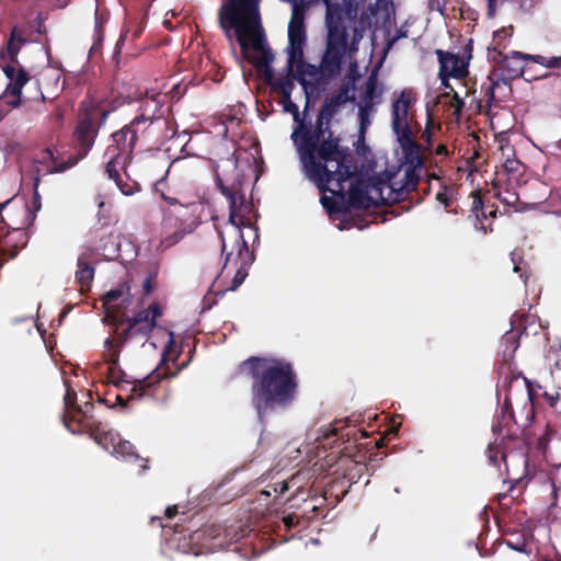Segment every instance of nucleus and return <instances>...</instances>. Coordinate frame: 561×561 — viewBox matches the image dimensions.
<instances>
[{"instance_id":"obj_34","label":"nucleus","mask_w":561,"mask_h":561,"mask_svg":"<svg viewBox=\"0 0 561 561\" xmlns=\"http://www.w3.org/2000/svg\"><path fill=\"white\" fill-rule=\"evenodd\" d=\"M382 94V90L378 89V77L375 71H373L367 80L365 85V92L363 95V104H370L371 107H374V100L380 99Z\"/></svg>"},{"instance_id":"obj_38","label":"nucleus","mask_w":561,"mask_h":561,"mask_svg":"<svg viewBox=\"0 0 561 561\" xmlns=\"http://www.w3.org/2000/svg\"><path fill=\"white\" fill-rule=\"evenodd\" d=\"M374 107L370 104H360L358 108L359 116V134L364 137L368 126L371 124L370 113Z\"/></svg>"},{"instance_id":"obj_2","label":"nucleus","mask_w":561,"mask_h":561,"mask_svg":"<svg viewBox=\"0 0 561 561\" xmlns=\"http://www.w3.org/2000/svg\"><path fill=\"white\" fill-rule=\"evenodd\" d=\"M238 374L251 379V404L261 421L289 408L297 397V374L285 359L250 356L238 365Z\"/></svg>"},{"instance_id":"obj_55","label":"nucleus","mask_w":561,"mask_h":561,"mask_svg":"<svg viewBox=\"0 0 561 561\" xmlns=\"http://www.w3.org/2000/svg\"><path fill=\"white\" fill-rule=\"evenodd\" d=\"M496 1L497 0H486L488 2V18H494L496 11Z\"/></svg>"},{"instance_id":"obj_6","label":"nucleus","mask_w":561,"mask_h":561,"mask_svg":"<svg viewBox=\"0 0 561 561\" xmlns=\"http://www.w3.org/2000/svg\"><path fill=\"white\" fill-rule=\"evenodd\" d=\"M162 316V308L159 304L153 302L148 308L135 312L133 316L126 313L108 312L105 316L107 324L114 328L115 347L123 348L129 341L142 339L147 341L157 327V320Z\"/></svg>"},{"instance_id":"obj_36","label":"nucleus","mask_w":561,"mask_h":561,"mask_svg":"<svg viewBox=\"0 0 561 561\" xmlns=\"http://www.w3.org/2000/svg\"><path fill=\"white\" fill-rule=\"evenodd\" d=\"M76 280L80 285L81 291L89 290L91 288L94 278V267L92 265H77Z\"/></svg>"},{"instance_id":"obj_10","label":"nucleus","mask_w":561,"mask_h":561,"mask_svg":"<svg viewBox=\"0 0 561 561\" xmlns=\"http://www.w3.org/2000/svg\"><path fill=\"white\" fill-rule=\"evenodd\" d=\"M108 114L110 111L101 107H91L82 114L73 131L76 156L70 157L59 167L55 164L49 171H65L85 158L94 145L100 126L106 121Z\"/></svg>"},{"instance_id":"obj_49","label":"nucleus","mask_w":561,"mask_h":561,"mask_svg":"<svg viewBox=\"0 0 561 561\" xmlns=\"http://www.w3.org/2000/svg\"><path fill=\"white\" fill-rule=\"evenodd\" d=\"M512 33H513L512 26L508 28L503 27L501 30H497L494 32V41L506 39L512 36ZM495 47L501 49L500 47L506 48V45H502L501 42H497Z\"/></svg>"},{"instance_id":"obj_4","label":"nucleus","mask_w":561,"mask_h":561,"mask_svg":"<svg viewBox=\"0 0 561 561\" xmlns=\"http://www.w3.org/2000/svg\"><path fill=\"white\" fill-rule=\"evenodd\" d=\"M397 140L402 150L400 170L402 178L391 174L388 183L379 190L382 205H392L405 201L410 194L416 191L423 172L425 171V159L422 154V146L414 140L412 134L402 133Z\"/></svg>"},{"instance_id":"obj_39","label":"nucleus","mask_w":561,"mask_h":561,"mask_svg":"<svg viewBox=\"0 0 561 561\" xmlns=\"http://www.w3.org/2000/svg\"><path fill=\"white\" fill-rule=\"evenodd\" d=\"M489 462L499 468L502 460L506 459V455L502 447L497 444H490L486 449Z\"/></svg>"},{"instance_id":"obj_61","label":"nucleus","mask_w":561,"mask_h":561,"mask_svg":"<svg viewBox=\"0 0 561 561\" xmlns=\"http://www.w3.org/2000/svg\"><path fill=\"white\" fill-rule=\"evenodd\" d=\"M422 138L428 144L431 145V141H432V133L431 130L428 129V127L425 128L424 133L422 134Z\"/></svg>"},{"instance_id":"obj_16","label":"nucleus","mask_w":561,"mask_h":561,"mask_svg":"<svg viewBox=\"0 0 561 561\" xmlns=\"http://www.w3.org/2000/svg\"><path fill=\"white\" fill-rule=\"evenodd\" d=\"M148 128L147 119L135 116L127 125L112 134L113 142L133 154L138 144L148 148Z\"/></svg>"},{"instance_id":"obj_20","label":"nucleus","mask_w":561,"mask_h":561,"mask_svg":"<svg viewBox=\"0 0 561 561\" xmlns=\"http://www.w3.org/2000/svg\"><path fill=\"white\" fill-rule=\"evenodd\" d=\"M228 529L220 525L211 524L202 529L194 531L193 540L201 541L202 548L208 551H217L228 549L230 541L228 540Z\"/></svg>"},{"instance_id":"obj_41","label":"nucleus","mask_w":561,"mask_h":561,"mask_svg":"<svg viewBox=\"0 0 561 561\" xmlns=\"http://www.w3.org/2000/svg\"><path fill=\"white\" fill-rule=\"evenodd\" d=\"M447 100H449L447 103L448 106L454 110V117L458 119L465 106L463 99H461L457 92H454Z\"/></svg>"},{"instance_id":"obj_40","label":"nucleus","mask_w":561,"mask_h":561,"mask_svg":"<svg viewBox=\"0 0 561 561\" xmlns=\"http://www.w3.org/2000/svg\"><path fill=\"white\" fill-rule=\"evenodd\" d=\"M533 62L539 64L546 68L559 69L561 68V56L545 57L541 55H531Z\"/></svg>"},{"instance_id":"obj_23","label":"nucleus","mask_w":561,"mask_h":561,"mask_svg":"<svg viewBox=\"0 0 561 561\" xmlns=\"http://www.w3.org/2000/svg\"><path fill=\"white\" fill-rule=\"evenodd\" d=\"M439 61V72L450 76L454 79H465L468 76L469 61L456 54L436 50Z\"/></svg>"},{"instance_id":"obj_45","label":"nucleus","mask_w":561,"mask_h":561,"mask_svg":"<svg viewBox=\"0 0 561 561\" xmlns=\"http://www.w3.org/2000/svg\"><path fill=\"white\" fill-rule=\"evenodd\" d=\"M438 77L440 79L442 85L446 89L445 92L439 94L438 99L439 101L445 102L456 91L449 82V78H451L450 76L438 72Z\"/></svg>"},{"instance_id":"obj_9","label":"nucleus","mask_w":561,"mask_h":561,"mask_svg":"<svg viewBox=\"0 0 561 561\" xmlns=\"http://www.w3.org/2000/svg\"><path fill=\"white\" fill-rule=\"evenodd\" d=\"M103 358L108 364L107 378L108 382L116 388L124 390L125 385H131L127 400H139L146 396L153 394V388L160 381V375L148 376L144 379L133 380L119 366L121 348L115 347L114 340L108 336L104 341Z\"/></svg>"},{"instance_id":"obj_33","label":"nucleus","mask_w":561,"mask_h":561,"mask_svg":"<svg viewBox=\"0 0 561 561\" xmlns=\"http://www.w3.org/2000/svg\"><path fill=\"white\" fill-rule=\"evenodd\" d=\"M113 233L103 234L96 250L101 252L105 260H114L119 255V244Z\"/></svg>"},{"instance_id":"obj_3","label":"nucleus","mask_w":561,"mask_h":561,"mask_svg":"<svg viewBox=\"0 0 561 561\" xmlns=\"http://www.w3.org/2000/svg\"><path fill=\"white\" fill-rule=\"evenodd\" d=\"M253 32L244 31L243 34L233 35L241 48L243 57L254 66L256 71L263 77L266 83L271 87L272 91L282 95L279 103L283 105L284 112L290 113L295 123L298 126L300 123H306L300 117L298 105L291 101V93L295 88V79H298L299 72H291L287 68L285 77L275 78L271 67L274 60L272 49L266 45V39L262 25H256ZM296 71H298L296 69Z\"/></svg>"},{"instance_id":"obj_48","label":"nucleus","mask_w":561,"mask_h":561,"mask_svg":"<svg viewBox=\"0 0 561 561\" xmlns=\"http://www.w3.org/2000/svg\"><path fill=\"white\" fill-rule=\"evenodd\" d=\"M291 478L289 481L283 480L279 482H275L272 484H268V488L273 489L274 497L277 499L279 495L284 494L286 491L289 490V482L293 480Z\"/></svg>"},{"instance_id":"obj_57","label":"nucleus","mask_w":561,"mask_h":561,"mask_svg":"<svg viewBox=\"0 0 561 561\" xmlns=\"http://www.w3.org/2000/svg\"><path fill=\"white\" fill-rule=\"evenodd\" d=\"M333 104L337 105L340 108L342 105L346 104L343 99L340 98L337 93L332 94L330 98H327Z\"/></svg>"},{"instance_id":"obj_50","label":"nucleus","mask_w":561,"mask_h":561,"mask_svg":"<svg viewBox=\"0 0 561 561\" xmlns=\"http://www.w3.org/2000/svg\"><path fill=\"white\" fill-rule=\"evenodd\" d=\"M284 527L286 530H290L293 527L298 526L299 524V516L296 514H289L287 516H284L282 519Z\"/></svg>"},{"instance_id":"obj_14","label":"nucleus","mask_w":561,"mask_h":561,"mask_svg":"<svg viewBox=\"0 0 561 561\" xmlns=\"http://www.w3.org/2000/svg\"><path fill=\"white\" fill-rule=\"evenodd\" d=\"M216 175V183L220 193L227 197L230 208L231 217L233 218V211L236 208V191H239L242 186V174L238 169V159L232 153L230 157L220 159V161L214 167Z\"/></svg>"},{"instance_id":"obj_24","label":"nucleus","mask_w":561,"mask_h":561,"mask_svg":"<svg viewBox=\"0 0 561 561\" xmlns=\"http://www.w3.org/2000/svg\"><path fill=\"white\" fill-rule=\"evenodd\" d=\"M139 107L138 114L136 116L151 121L159 117H162V106L165 102V95L159 92H149L146 91L144 94H140L138 98Z\"/></svg>"},{"instance_id":"obj_35","label":"nucleus","mask_w":561,"mask_h":561,"mask_svg":"<svg viewBox=\"0 0 561 561\" xmlns=\"http://www.w3.org/2000/svg\"><path fill=\"white\" fill-rule=\"evenodd\" d=\"M327 7L325 22L327 25L343 24L344 8L340 3L332 0H321Z\"/></svg>"},{"instance_id":"obj_8","label":"nucleus","mask_w":561,"mask_h":561,"mask_svg":"<svg viewBox=\"0 0 561 561\" xmlns=\"http://www.w3.org/2000/svg\"><path fill=\"white\" fill-rule=\"evenodd\" d=\"M218 23L230 43L236 34L253 32L261 24L259 0H228L219 8Z\"/></svg>"},{"instance_id":"obj_13","label":"nucleus","mask_w":561,"mask_h":561,"mask_svg":"<svg viewBox=\"0 0 561 561\" xmlns=\"http://www.w3.org/2000/svg\"><path fill=\"white\" fill-rule=\"evenodd\" d=\"M76 431H85L87 434L102 448L108 450L113 448V453L117 456H133L134 445L128 440L121 439L107 423L96 420L94 416H87L81 420L80 428Z\"/></svg>"},{"instance_id":"obj_60","label":"nucleus","mask_w":561,"mask_h":561,"mask_svg":"<svg viewBox=\"0 0 561 561\" xmlns=\"http://www.w3.org/2000/svg\"><path fill=\"white\" fill-rule=\"evenodd\" d=\"M184 160L183 159H175L169 167V169L167 170L165 172V176H168L170 173H171V170L173 168H176L179 167Z\"/></svg>"},{"instance_id":"obj_64","label":"nucleus","mask_w":561,"mask_h":561,"mask_svg":"<svg viewBox=\"0 0 561 561\" xmlns=\"http://www.w3.org/2000/svg\"><path fill=\"white\" fill-rule=\"evenodd\" d=\"M261 493L265 496H271L272 494H274L273 489L268 488V485H266V488L262 490Z\"/></svg>"},{"instance_id":"obj_56","label":"nucleus","mask_w":561,"mask_h":561,"mask_svg":"<svg viewBox=\"0 0 561 561\" xmlns=\"http://www.w3.org/2000/svg\"><path fill=\"white\" fill-rule=\"evenodd\" d=\"M144 290L146 294H150L153 289V285H152V275H149L148 277H146V279L144 280Z\"/></svg>"},{"instance_id":"obj_15","label":"nucleus","mask_w":561,"mask_h":561,"mask_svg":"<svg viewBox=\"0 0 561 561\" xmlns=\"http://www.w3.org/2000/svg\"><path fill=\"white\" fill-rule=\"evenodd\" d=\"M105 156L108 157V161L105 165V172L107 176L116 183L117 187L124 195H133L135 192L139 190V185L136 182H124L121 176V171H125L126 167L131 161V153L125 152L123 147H117L116 144L113 142L112 146H108Z\"/></svg>"},{"instance_id":"obj_37","label":"nucleus","mask_w":561,"mask_h":561,"mask_svg":"<svg viewBox=\"0 0 561 561\" xmlns=\"http://www.w3.org/2000/svg\"><path fill=\"white\" fill-rule=\"evenodd\" d=\"M11 233L7 230V225L4 220L0 219V239L2 237L5 238L4 245L2 247L1 251L4 256H8L9 259H14L18 255L19 247L16 244L13 245L12 249H8L10 247V238Z\"/></svg>"},{"instance_id":"obj_47","label":"nucleus","mask_w":561,"mask_h":561,"mask_svg":"<svg viewBox=\"0 0 561 561\" xmlns=\"http://www.w3.org/2000/svg\"><path fill=\"white\" fill-rule=\"evenodd\" d=\"M165 185V182L164 180H160L158 181L156 184H154V188H156V192L160 193V196L163 201H165L169 205L171 206H174V205H183L179 199L174 198V197H171L169 195H167L164 192H163V186Z\"/></svg>"},{"instance_id":"obj_44","label":"nucleus","mask_w":561,"mask_h":561,"mask_svg":"<svg viewBox=\"0 0 561 561\" xmlns=\"http://www.w3.org/2000/svg\"><path fill=\"white\" fill-rule=\"evenodd\" d=\"M123 291L121 289H112L107 291L103 297V305L106 307V314L111 311V308L115 306V302L122 297Z\"/></svg>"},{"instance_id":"obj_12","label":"nucleus","mask_w":561,"mask_h":561,"mask_svg":"<svg viewBox=\"0 0 561 561\" xmlns=\"http://www.w3.org/2000/svg\"><path fill=\"white\" fill-rule=\"evenodd\" d=\"M530 54L513 50L504 55L497 47L489 48L488 58L493 62V77L497 76L506 88L503 98H508L512 92V81L524 75L526 62L531 61Z\"/></svg>"},{"instance_id":"obj_59","label":"nucleus","mask_w":561,"mask_h":561,"mask_svg":"<svg viewBox=\"0 0 561 561\" xmlns=\"http://www.w3.org/2000/svg\"><path fill=\"white\" fill-rule=\"evenodd\" d=\"M176 514H178V507L175 505L167 507L165 516L168 518H173Z\"/></svg>"},{"instance_id":"obj_25","label":"nucleus","mask_w":561,"mask_h":561,"mask_svg":"<svg viewBox=\"0 0 561 561\" xmlns=\"http://www.w3.org/2000/svg\"><path fill=\"white\" fill-rule=\"evenodd\" d=\"M25 43L24 32L18 26H14L11 30L5 46L0 49V58L2 60H9L8 65H20L19 54Z\"/></svg>"},{"instance_id":"obj_27","label":"nucleus","mask_w":561,"mask_h":561,"mask_svg":"<svg viewBox=\"0 0 561 561\" xmlns=\"http://www.w3.org/2000/svg\"><path fill=\"white\" fill-rule=\"evenodd\" d=\"M346 50L347 49L327 45L321 60V69L324 75L334 77L340 73Z\"/></svg>"},{"instance_id":"obj_17","label":"nucleus","mask_w":561,"mask_h":561,"mask_svg":"<svg viewBox=\"0 0 561 561\" xmlns=\"http://www.w3.org/2000/svg\"><path fill=\"white\" fill-rule=\"evenodd\" d=\"M66 393L64 396V408L65 412L62 414V423L72 433V434H87L85 431H76L80 428V422L87 416H93L89 413V410L93 408L92 404L87 403L85 409L77 403V392L70 386L69 381H65Z\"/></svg>"},{"instance_id":"obj_26","label":"nucleus","mask_w":561,"mask_h":561,"mask_svg":"<svg viewBox=\"0 0 561 561\" xmlns=\"http://www.w3.org/2000/svg\"><path fill=\"white\" fill-rule=\"evenodd\" d=\"M348 207L357 210H368L373 206H377L378 204L373 201L369 196L367 186H365L362 182L356 181L352 183L348 191Z\"/></svg>"},{"instance_id":"obj_58","label":"nucleus","mask_w":561,"mask_h":561,"mask_svg":"<svg viewBox=\"0 0 561 561\" xmlns=\"http://www.w3.org/2000/svg\"><path fill=\"white\" fill-rule=\"evenodd\" d=\"M435 154L436 156H442V157H446L448 154V150H447V147L443 144L438 145L436 148H435Z\"/></svg>"},{"instance_id":"obj_18","label":"nucleus","mask_w":561,"mask_h":561,"mask_svg":"<svg viewBox=\"0 0 561 561\" xmlns=\"http://www.w3.org/2000/svg\"><path fill=\"white\" fill-rule=\"evenodd\" d=\"M2 71L9 80L2 94L8 98L9 105L19 107L24 102L23 87L31 80V77L21 65H4Z\"/></svg>"},{"instance_id":"obj_22","label":"nucleus","mask_w":561,"mask_h":561,"mask_svg":"<svg viewBox=\"0 0 561 561\" xmlns=\"http://www.w3.org/2000/svg\"><path fill=\"white\" fill-rule=\"evenodd\" d=\"M148 148L160 147L176 135L175 124L164 116L148 121Z\"/></svg>"},{"instance_id":"obj_31","label":"nucleus","mask_w":561,"mask_h":561,"mask_svg":"<svg viewBox=\"0 0 561 561\" xmlns=\"http://www.w3.org/2000/svg\"><path fill=\"white\" fill-rule=\"evenodd\" d=\"M533 535L530 531H523L520 534L513 533L505 538V543L513 550L526 554L531 553L530 540Z\"/></svg>"},{"instance_id":"obj_32","label":"nucleus","mask_w":561,"mask_h":561,"mask_svg":"<svg viewBox=\"0 0 561 561\" xmlns=\"http://www.w3.org/2000/svg\"><path fill=\"white\" fill-rule=\"evenodd\" d=\"M327 45L347 49L348 34L344 24L328 25Z\"/></svg>"},{"instance_id":"obj_7","label":"nucleus","mask_w":561,"mask_h":561,"mask_svg":"<svg viewBox=\"0 0 561 561\" xmlns=\"http://www.w3.org/2000/svg\"><path fill=\"white\" fill-rule=\"evenodd\" d=\"M497 388L505 393L502 405L503 420L508 419L513 423L519 424L513 407V402L519 393L525 410V421L522 426H527L535 416L533 389L529 380L522 373L515 371L510 363H501L497 368Z\"/></svg>"},{"instance_id":"obj_43","label":"nucleus","mask_w":561,"mask_h":561,"mask_svg":"<svg viewBox=\"0 0 561 561\" xmlns=\"http://www.w3.org/2000/svg\"><path fill=\"white\" fill-rule=\"evenodd\" d=\"M496 197L500 202L507 206H515L519 201L518 194L513 191H510L508 188L504 191H499L496 193Z\"/></svg>"},{"instance_id":"obj_11","label":"nucleus","mask_w":561,"mask_h":561,"mask_svg":"<svg viewBox=\"0 0 561 561\" xmlns=\"http://www.w3.org/2000/svg\"><path fill=\"white\" fill-rule=\"evenodd\" d=\"M306 27H305V7L295 3L293 7L291 18L288 24V59L287 67L291 72L293 67H297L299 72V82L306 84V67H310L304 61V46L306 44Z\"/></svg>"},{"instance_id":"obj_51","label":"nucleus","mask_w":561,"mask_h":561,"mask_svg":"<svg viewBox=\"0 0 561 561\" xmlns=\"http://www.w3.org/2000/svg\"><path fill=\"white\" fill-rule=\"evenodd\" d=\"M336 93L345 103L352 102L355 99L354 95L351 94V87L348 84H342Z\"/></svg>"},{"instance_id":"obj_29","label":"nucleus","mask_w":561,"mask_h":561,"mask_svg":"<svg viewBox=\"0 0 561 561\" xmlns=\"http://www.w3.org/2000/svg\"><path fill=\"white\" fill-rule=\"evenodd\" d=\"M488 80L490 84L484 89V101L488 106H491L493 102H502L507 98H503L504 93H506V88L503 85L502 80L497 76L493 77V72L490 71L488 76Z\"/></svg>"},{"instance_id":"obj_28","label":"nucleus","mask_w":561,"mask_h":561,"mask_svg":"<svg viewBox=\"0 0 561 561\" xmlns=\"http://www.w3.org/2000/svg\"><path fill=\"white\" fill-rule=\"evenodd\" d=\"M472 204H471V214L469 218L472 220V225L476 229L482 230L484 233L488 231H492V228L485 225V220L488 219L486 206L483 203L482 196L479 192H472Z\"/></svg>"},{"instance_id":"obj_1","label":"nucleus","mask_w":561,"mask_h":561,"mask_svg":"<svg viewBox=\"0 0 561 561\" xmlns=\"http://www.w3.org/2000/svg\"><path fill=\"white\" fill-rule=\"evenodd\" d=\"M340 107L325 99L312 127L300 123L291 134L304 172L321 193L331 192L344 198V183L356 175L348 149L331 130V122Z\"/></svg>"},{"instance_id":"obj_42","label":"nucleus","mask_w":561,"mask_h":561,"mask_svg":"<svg viewBox=\"0 0 561 561\" xmlns=\"http://www.w3.org/2000/svg\"><path fill=\"white\" fill-rule=\"evenodd\" d=\"M321 204L329 214L343 213L346 209L344 203H337L325 195L321 196Z\"/></svg>"},{"instance_id":"obj_5","label":"nucleus","mask_w":561,"mask_h":561,"mask_svg":"<svg viewBox=\"0 0 561 561\" xmlns=\"http://www.w3.org/2000/svg\"><path fill=\"white\" fill-rule=\"evenodd\" d=\"M236 196L237 198L233 218L231 217V208L229 207V222L234 227V242L230 251H228L227 242L222 233H220L221 253L225 256V263L222 268H227L229 264H233L237 267L231 285L229 287L230 290H237L242 285V283L249 275L250 266L253 264L255 260V255L253 251H250L248 243L244 240L241 231V227L245 225V219L242 213L243 210H247L249 206L245 203V196L241 192V188L239 191H236Z\"/></svg>"},{"instance_id":"obj_53","label":"nucleus","mask_w":561,"mask_h":561,"mask_svg":"<svg viewBox=\"0 0 561 561\" xmlns=\"http://www.w3.org/2000/svg\"><path fill=\"white\" fill-rule=\"evenodd\" d=\"M436 199L443 204L445 207H449L450 205V197L446 190H443L436 194Z\"/></svg>"},{"instance_id":"obj_62","label":"nucleus","mask_w":561,"mask_h":561,"mask_svg":"<svg viewBox=\"0 0 561 561\" xmlns=\"http://www.w3.org/2000/svg\"><path fill=\"white\" fill-rule=\"evenodd\" d=\"M496 211L497 210L493 206H491L490 208L486 207L488 218L489 217L495 218L496 217Z\"/></svg>"},{"instance_id":"obj_19","label":"nucleus","mask_w":561,"mask_h":561,"mask_svg":"<svg viewBox=\"0 0 561 561\" xmlns=\"http://www.w3.org/2000/svg\"><path fill=\"white\" fill-rule=\"evenodd\" d=\"M415 101L413 91L404 89L399 98L392 102L391 127L397 137L402 136V133L412 134L408 117L409 108Z\"/></svg>"},{"instance_id":"obj_30","label":"nucleus","mask_w":561,"mask_h":561,"mask_svg":"<svg viewBox=\"0 0 561 561\" xmlns=\"http://www.w3.org/2000/svg\"><path fill=\"white\" fill-rule=\"evenodd\" d=\"M520 333L518 330L507 331L501 339V346H503V363H510L513 366L512 359L516 350L519 346Z\"/></svg>"},{"instance_id":"obj_54","label":"nucleus","mask_w":561,"mask_h":561,"mask_svg":"<svg viewBox=\"0 0 561 561\" xmlns=\"http://www.w3.org/2000/svg\"><path fill=\"white\" fill-rule=\"evenodd\" d=\"M47 161H51V162L55 163V158H54L53 150L49 149V148H46L43 151L42 159H41V162H47Z\"/></svg>"},{"instance_id":"obj_52","label":"nucleus","mask_w":561,"mask_h":561,"mask_svg":"<svg viewBox=\"0 0 561 561\" xmlns=\"http://www.w3.org/2000/svg\"><path fill=\"white\" fill-rule=\"evenodd\" d=\"M8 98L3 94L0 95V122L11 112L13 106L7 103Z\"/></svg>"},{"instance_id":"obj_63","label":"nucleus","mask_w":561,"mask_h":561,"mask_svg":"<svg viewBox=\"0 0 561 561\" xmlns=\"http://www.w3.org/2000/svg\"><path fill=\"white\" fill-rule=\"evenodd\" d=\"M125 39H126V35H125V34H122V35L119 36V38H118L117 43H116V46H115L116 50H119L121 45H123V44H124Z\"/></svg>"},{"instance_id":"obj_21","label":"nucleus","mask_w":561,"mask_h":561,"mask_svg":"<svg viewBox=\"0 0 561 561\" xmlns=\"http://www.w3.org/2000/svg\"><path fill=\"white\" fill-rule=\"evenodd\" d=\"M351 420L346 417L345 420H335L333 423L329 425L328 428H321V436L318 438H322L323 440H329L332 437H337V439H343L346 442H357L362 438L368 437V434L363 428H356L355 425H351Z\"/></svg>"},{"instance_id":"obj_46","label":"nucleus","mask_w":561,"mask_h":561,"mask_svg":"<svg viewBox=\"0 0 561 561\" xmlns=\"http://www.w3.org/2000/svg\"><path fill=\"white\" fill-rule=\"evenodd\" d=\"M96 251V247H87L78 256L77 265H92Z\"/></svg>"}]
</instances>
